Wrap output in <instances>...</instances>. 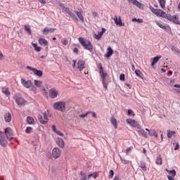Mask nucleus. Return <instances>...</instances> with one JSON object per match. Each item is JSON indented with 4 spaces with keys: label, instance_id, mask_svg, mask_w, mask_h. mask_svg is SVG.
Returning <instances> with one entry per match:
<instances>
[{
    "label": "nucleus",
    "instance_id": "1",
    "mask_svg": "<svg viewBox=\"0 0 180 180\" xmlns=\"http://www.w3.org/2000/svg\"><path fill=\"white\" fill-rule=\"evenodd\" d=\"M155 15H157V16H160L161 18H164L165 19H167V20L173 22V23H175L176 25H180L179 18L176 15H171L169 14H167L161 9L155 10Z\"/></svg>",
    "mask_w": 180,
    "mask_h": 180
},
{
    "label": "nucleus",
    "instance_id": "2",
    "mask_svg": "<svg viewBox=\"0 0 180 180\" xmlns=\"http://www.w3.org/2000/svg\"><path fill=\"white\" fill-rule=\"evenodd\" d=\"M81 46L84 47L86 50H88L90 52H92L94 50V46H92V43L89 41V40H85V39L82 37H79L78 39Z\"/></svg>",
    "mask_w": 180,
    "mask_h": 180
},
{
    "label": "nucleus",
    "instance_id": "3",
    "mask_svg": "<svg viewBox=\"0 0 180 180\" xmlns=\"http://www.w3.org/2000/svg\"><path fill=\"white\" fill-rule=\"evenodd\" d=\"M13 98L14 99L18 106L22 107L26 105V101H25V98H23V97H22V96L18 93L14 94Z\"/></svg>",
    "mask_w": 180,
    "mask_h": 180
},
{
    "label": "nucleus",
    "instance_id": "4",
    "mask_svg": "<svg viewBox=\"0 0 180 180\" xmlns=\"http://www.w3.org/2000/svg\"><path fill=\"white\" fill-rule=\"evenodd\" d=\"M65 101H58L53 103V108L60 112H65Z\"/></svg>",
    "mask_w": 180,
    "mask_h": 180
},
{
    "label": "nucleus",
    "instance_id": "5",
    "mask_svg": "<svg viewBox=\"0 0 180 180\" xmlns=\"http://www.w3.org/2000/svg\"><path fill=\"white\" fill-rule=\"evenodd\" d=\"M8 137L5 136V134L2 131H0V146L1 147H6L8 144Z\"/></svg>",
    "mask_w": 180,
    "mask_h": 180
},
{
    "label": "nucleus",
    "instance_id": "6",
    "mask_svg": "<svg viewBox=\"0 0 180 180\" xmlns=\"http://www.w3.org/2000/svg\"><path fill=\"white\" fill-rule=\"evenodd\" d=\"M126 122L128 123V124H130L133 127H136V129H141V125H140V124H139V122L134 120L127 119Z\"/></svg>",
    "mask_w": 180,
    "mask_h": 180
},
{
    "label": "nucleus",
    "instance_id": "7",
    "mask_svg": "<svg viewBox=\"0 0 180 180\" xmlns=\"http://www.w3.org/2000/svg\"><path fill=\"white\" fill-rule=\"evenodd\" d=\"M27 70H30V71H32V72L37 77H43V71L41 70H39L30 66H27Z\"/></svg>",
    "mask_w": 180,
    "mask_h": 180
},
{
    "label": "nucleus",
    "instance_id": "8",
    "mask_svg": "<svg viewBox=\"0 0 180 180\" xmlns=\"http://www.w3.org/2000/svg\"><path fill=\"white\" fill-rule=\"evenodd\" d=\"M5 135L7 137L8 141H11L12 139H13V132H12V129L11 128H6L5 129Z\"/></svg>",
    "mask_w": 180,
    "mask_h": 180
},
{
    "label": "nucleus",
    "instance_id": "9",
    "mask_svg": "<svg viewBox=\"0 0 180 180\" xmlns=\"http://www.w3.org/2000/svg\"><path fill=\"white\" fill-rule=\"evenodd\" d=\"M57 96H58V91H57V89L53 88L49 90V97L51 99H56Z\"/></svg>",
    "mask_w": 180,
    "mask_h": 180
},
{
    "label": "nucleus",
    "instance_id": "10",
    "mask_svg": "<svg viewBox=\"0 0 180 180\" xmlns=\"http://www.w3.org/2000/svg\"><path fill=\"white\" fill-rule=\"evenodd\" d=\"M52 155L53 158H58L60 155H61V150L58 149V148H54L52 150Z\"/></svg>",
    "mask_w": 180,
    "mask_h": 180
},
{
    "label": "nucleus",
    "instance_id": "11",
    "mask_svg": "<svg viewBox=\"0 0 180 180\" xmlns=\"http://www.w3.org/2000/svg\"><path fill=\"white\" fill-rule=\"evenodd\" d=\"M21 84L25 86V88H30L32 86V81H26L25 79H21Z\"/></svg>",
    "mask_w": 180,
    "mask_h": 180
},
{
    "label": "nucleus",
    "instance_id": "12",
    "mask_svg": "<svg viewBox=\"0 0 180 180\" xmlns=\"http://www.w3.org/2000/svg\"><path fill=\"white\" fill-rule=\"evenodd\" d=\"M56 30V28H49V27H45L42 33L43 34H49V33H54V31Z\"/></svg>",
    "mask_w": 180,
    "mask_h": 180
},
{
    "label": "nucleus",
    "instance_id": "13",
    "mask_svg": "<svg viewBox=\"0 0 180 180\" xmlns=\"http://www.w3.org/2000/svg\"><path fill=\"white\" fill-rule=\"evenodd\" d=\"M77 68L79 71H82L85 68V61L79 60L77 63Z\"/></svg>",
    "mask_w": 180,
    "mask_h": 180
},
{
    "label": "nucleus",
    "instance_id": "14",
    "mask_svg": "<svg viewBox=\"0 0 180 180\" xmlns=\"http://www.w3.org/2000/svg\"><path fill=\"white\" fill-rule=\"evenodd\" d=\"M4 119H5L6 122L9 123V122H11V120H12V115H11V112H6L4 114Z\"/></svg>",
    "mask_w": 180,
    "mask_h": 180
},
{
    "label": "nucleus",
    "instance_id": "15",
    "mask_svg": "<svg viewBox=\"0 0 180 180\" xmlns=\"http://www.w3.org/2000/svg\"><path fill=\"white\" fill-rule=\"evenodd\" d=\"M114 21L115 25L118 26H123V22H122V18L120 17L119 19H117V16L114 17Z\"/></svg>",
    "mask_w": 180,
    "mask_h": 180
},
{
    "label": "nucleus",
    "instance_id": "16",
    "mask_svg": "<svg viewBox=\"0 0 180 180\" xmlns=\"http://www.w3.org/2000/svg\"><path fill=\"white\" fill-rule=\"evenodd\" d=\"M39 43L41 46H43L44 47H46V46L49 44V42L47 41V40H46V39H44V38L39 39Z\"/></svg>",
    "mask_w": 180,
    "mask_h": 180
},
{
    "label": "nucleus",
    "instance_id": "17",
    "mask_svg": "<svg viewBox=\"0 0 180 180\" xmlns=\"http://www.w3.org/2000/svg\"><path fill=\"white\" fill-rule=\"evenodd\" d=\"M57 144L60 148H64V140L63 139L58 138Z\"/></svg>",
    "mask_w": 180,
    "mask_h": 180
},
{
    "label": "nucleus",
    "instance_id": "18",
    "mask_svg": "<svg viewBox=\"0 0 180 180\" xmlns=\"http://www.w3.org/2000/svg\"><path fill=\"white\" fill-rule=\"evenodd\" d=\"M1 92H3L6 96H9V95H11V91H9L8 87H3Z\"/></svg>",
    "mask_w": 180,
    "mask_h": 180
},
{
    "label": "nucleus",
    "instance_id": "19",
    "mask_svg": "<svg viewBox=\"0 0 180 180\" xmlns=\"http://www.w3.org/2000/svg\"><path fill=\"white\" fill-rule=\"evenodd\" d=\"M112 54H113V49H112L110 46H108V52L105 54V57H107V58H109V57H110Z\"/></svg>",
    "mask_w": 180,
    "mask_h": 180
},
{
    "label": "nucleus",
    "instance_id": "20",
    "mask_svg": "<svg viewBox=\"0 0 180 180\" xmlns=\"http://www.w3.org/2000/svg\"><path fill=\"white\" fill-rule=\"evenodd\" d=\"M138 133H140L141 136H143V137H145V139H147V137H148V134H147V132H145L144 129H141H141H139Z\"/></svg>",
    "mask_w": 180,
    "mask_h": 180
},
{
    "label": "nucleus",
    "instance_id": "21",
    "mask_svg": "<svg viewBox=\"0 0 180 180\" xmlns=\"http://www.w3.org/2000/svg\"><path fill=\"white\" fill-rule=\"evenodd\" d=\"M37 117H38L39 122L41 123V124H46V123L49 122V121H44V120H43V116L40 114H38Z\"/></svg>",
    "mask_w": 180,
    "mask_h": 180
},
{
    "label": "nucleus",
    "instance_id": "22",
    "mask_svg": "<svg viewBox=\"0 0 180 180\" xmlns=\"http://www.w3.org/2000/svg\"><path fill=\"white\" fill-rule=\"evenodd\" d=\"M75 13H76L77 16L80 19V20L84 22V15H82V13L79 11H75Z\"/></svg>",
    "mask_w": 180,
    "mask_h": 180
},
{
    "label": "nucleus",
    "instance_id": "23",
    "mask_svg": "<svg viewBox=\"0 0 180 180\" xmlns=\"http://www.w3.org/2000/svg\"><path fill=\"white\" fill-rule=\"evenodd\" d=\"M160 58H161V56H158L153 58V60L151 63V65L152 66L155 65V64H157V63H158V61L160 60Z\"/></svg>",
    "mask_w": 180,
    "mask_h": 180
},
{
    "label": "nucleus",
    "instance_id": "24",
    "mask_svg": "<svg viewBox=\"0 0 180 180\" xmlns=\"http://www.w3.org/2000/svg\"><path fill=\"white\" fill-rule=\"evenodd\" d=\"M149 136H154V137H155V139H157V137H158V134H157V132L155 131V129H150L149 133H148Z\"/></svg>",
    "mask_w": 180,
    "mask_h": 180
},
{
    "label": "nucleus",
    "instance_id": "25",
    "mask_svg": "<svg viewBox=\"0 0 180 180\" xmlns=\"http://www.w3.org/2000/svg\"><path fill=\"white\" fill-rule=\"evenodd\" d=\"M155 164H157V165H162V159L161 158V155L157 157Z\"/></svg>",
    "mask_w": 180,
    "mask_h": 180
},
{
    "label": "nucleus",
    "instance_id": "26",
    "mask_svg": "<svg viewBox=\"0 0 180 180\" xmlns=\"http://www.w3.org/2000/svg\"><path fill=\"white\" fill-rule=\"evenodd\" d=\"M27 122L28 124H33L34 123V119L32 117H27Z\"/></svg>",
    "mask_w": 180,
    "mask_h": 180
},
{
    "label": "nucleus",
    "instance_id": "27",
    "mask_svg": "<svg viewBox=\"0 0 180 180\" xmlns=\"http://www.w3.org/2000/svg\"><path fill=\"white\" fill-rule=\"evenodd\" d=\"M111 123H112V124H113L115 129H117V121L113 117L111 119Z\"/></svg>",
    "mask_w": 180,
    "mask_h": 180
},
{
    "label": "nucleus",
    "instance_id": "28",
    "mask_svg": "<svg viewBox=\"0 0 180 180\" xmlns=\"http://www.w3.org/2000/svg\"><path fill=\"white\" fill-rule=\"evenodd\" d=\"M158 2L160 4V6L162 8V9H165L166 1L165 0H158Z\"/></svg>",
    "mask_w": 180,
    "mask_h": 180
},
{
    "label": "nucleus",
    "instance_id": "29",
    "mask_svg": "<svg viewBox=\"0 0 180 180\" xmlns=\"http://www.w3.org/2000/svg\"><path fill=\"white\" fill-rule=\"evenodd\" d=\"M165 171L169 172V174H171L172 176H175L176 175V171H175V169L169 170L168 169H166Z\"/></svg>",
    "mask_w": 180,
    "mask_h": 180
},
{
    "label": "nucleus",
    "instance_id": "30",
    "mask_svg": "<svg viewBox=\"0 0 180 180\" xmlns=\"http://www.w3.org/2000/svg\"><path fill=\"white\" fill-rule=\"evenodd\" d=\"M25 30L27 32L28 34H32V30H30V25H25Z\"/></svg>",
    "mask_w": 180,
    "mask_h": 180
},
{
    "label": "nucleus",
    "instance_id": "31",
    "mask_svg": "<svg viewBox=\"0 0 180 180\" xmlns=\"http://www.w3.org/2000/svg\"><path fill=\"white\" fill-rule=\"evenodd\" d=\"M91 177L96 179V178H98V173L95 172L88 175V179H91Z\"/></svg>",
    "mask_w": 180,
    "mask_h": 180
},
{
    "label": "nucleus",
    "instance_id": "32",
    "mask_svg": "<svg viewBox=\"0 0 180 180\" xmlns=\"http://www.w3.org/2000/svg\"><path fill=\"white\" fill-rule=\"evenodd\" d=\"M103 35V32H98V34H95V39H96V40H99Z\"/></svg>",
    "mask_w": 180,
    "mask_h": 180
},
{
    "label": "nucleus",
    "instance_id": "33",
    "mask_svg": "<svg viewBox=\"0 0 180 180\" xmlns=\"http://www.w3.org/2000/svg\"><path fill=\"white\" fill-rule=\"evenodd\" d=\"M172 51H173L174 53H177V54H180L179 49L176 46H172Z\"/></svg>",
    "mask_w": 180,
    "mask_h": 180
},
{
    "label": "nucleus",
    "instance_id": "34",
    "mask_svg": "<svg viewBox=\"0 0 180 180\" xmlns=\"http://www.w3.org/2000/svg\"><path fill=\"white\" fill-rule=\"evenodd\" d=\"M174 134H175V131H169L167 130V137L168 139H171L172 137V136H174Z\"/></svg>",
    "mask_w": 180,
    "mask_h": 180
},
{
    "label": "nucleus",
    "instance_id": "35",
    "mask_svg": "<svg viewBox=\"0 0 180 180\" xmlns=\"http://www.w3.org/2000/svg\"><path fill=\"white\" fill-rule=\"evenodd\" d=\"M101 74V77L102 78V81H105V78L108 76V73L105 72H102Z\"/></svg>",
    "mask_w": 180,
    "mask_h": 180
},
{
    "label": "nucleus",
    "instance_id": "36",
    "mask_svg": "<svg viewBox=\"0 0 180 180\" xmlns=\"http://www.w3.org/2000/svg\"><path fill=\"white\" fill-rule=\"evenodd\" d=\"M135 74L136 75H137V77H139V78H142L143 79V74L141 73V71H140V70H135Z\"/></svg>",
    "mask_w": 180,
    "mask_h": 180
},
{
    "label": "nucleus",
    "instance_id": "37",
    "mask_svg": "<svg viewBox=\"0 0 180 180\" xmlns=\"http://www.w3.org/2000/svg\"><path fill=\"white\" fill-rule=\"evenodd\" d=\"M158 26H159V27H160L161 29H163L164 30H167V27L165 25H164V24H161L160 22H157Z\"/></svg>",
    "mask_w": 180,
    "mask_h": 180
},
{
    "label": "nucleus",
    "instance_id": "38",
    "mask_svg": "<svg viewBox=\"0 0 180 180\" xmlns=\"http://www.w3.org/2000/svg\"><path fill=\"white\" fill-rule=\"evenodd\" d=\"M132 22H137L138 23H143V19L141 18H133Z\"/></svg>",
    "mask_w": 180,
    "mask_h": 180
},
{
    "label": "nucleus",
    "instance_id": "39",
    "mask_svg": "<svg viewBox=\"0 0 180 180\" xmlns=\"http://www.w3.org/2000/svg\"><path fill=\"white\" fill-rule=\"evenodd\" d=\"M70 16V18H72V19H74V20H76V22H78V18H77V15H75L74 13H72Z\"/></svg>",
    "mask_w": 180,
    "mask_h": 180
},
{
    "label": "nucleus",
    "instance_id": "40",
    "mask_svg": "<svg viewBox=\"0 0 180 180\" xmlns=\"http://www.w3.org/2000/svg\"><path fill=\"white\" fill-rule=\"evenodd\" d=\"M70 16V18H72V19H74V20H76V22H78V18H77V15H75L74 13H72Z\"/></svg>",
    "mask_w": 180,
    "mask_h": 180
},
{
    "label": "nucleus",
    "instance_id": "41",
    "mask_svg": "<svg viewBox=\"0 0 180 180\" xmlns=\"http://www.w3.org/2000/svg\"><path fill=\"white\" fill-rule=\"evenodd\" d=\"M35 86H41V81L34 80Z\"/></svg>",
    "mask_w": 180,
    "mask_h": 180
},
{
    "label": "nucleus",
    "instance_id": "42",
    "mask_svg": "<svg viewBox=\"0 0 180 180\" xmlns=\"http://www.w3.org/2000/svg\"><path fill=\"white\" fill-rule=\"evenodd\" d=\"M61 43L63 44V46H67V44H68V40H67L65 38H63L61 40Z\"/></svg>",
    "mask_w": 180,
    "mask_h": 180
},
{
    "label": "nucleus",
    "instance_id": "43",
    "mask_svg": "<svg viewBox=\"0 0 180 180\" xmlns=\"http://www.w3.org/2000/svg\"><path fill=\"white\" fill-rule=\"evenodd\" d=\"M135 6H137V8H141V6H143V4H141V3L136 0V1H135Z\"/></svg>",
    "mask_w": 180,
    "mask_h": 180
},
{
    "label": "nucleus",
    "instance_id": "44",
    "mask_svg": "<svg viewBox=\"0 0 180 180\" xmlns=\"http://www.w3.org/2000/svg\"><path fill=\"white\" fill-rule=\"evenodd\" d=\"M32 130H33V128L28 127H27L25 131H26V133H27L29 134L32 133Z\"/></svg>",
    "mask_w": 180,
    "mask_h": 180
},
{
    "label": "nucleus",
    "instance_id": "45",
    "mask_svg": "<svg viewBox=\"0 0 180 180\" xmlns=\"http://www.w3.org/2000/svg\"><path fill=\"white\" fill-rule=\"evenodd\" d=\"M140 167L141 169H143V171H147V167H146V163H142Z\"/></svg>",
    "mask_w": 180,
    "mask_h": 180
},
{
    "label": "nucleus",
    "instance_id": "46",
    "mask_svg": "<svg viewBox=\"0 0 180 180\" xmlns=\"http://www.w3.org/2000/svg\"><path fill=\"white\" fill-rule=\"evenodd\" d=\"M131 115L132 116H135V114L134 112H133V110L131 109L128 110V115L131 116Z\"/></svg>",
    "mask_w": 180,
    "mask_h": 180
},
{
    "label": "nucleus",
    "instance_id": "47",
    "mask_svg": "<svg viewBox=\"0 0 180 180\" xmlns=\"http://www.w3.org/2000/svg\"><path fill=\"white\" fill-rule=\"evenodd\" d=\"M109 174V178H113V175H115V172H113V170H110Z\"/></svg>",
    "mask_w": 180,
    "mask_h": 180
},
{
    "label": "nucleus",
    "instance_id": "48",
    "mask_svg": "<svg viewBox=\"0 0 180 180\" xmlns=\"http://www.w3.org/2000/svg\"><path fill=\"white\" fill-rule=\"evenodd\" d=\"M90 112H87L84 114H81L79 115V117H86V116H88V115H89Z\"/></svg>",
    "mask_w": 180,
    "mask_h": 180
},
{
    "label": "nucleus",
    "instance_id": "49",
    "mask_svg": "<svg viewBox=\"0 0 180 180\" xmlns=\"http://www.w3.org/2000/svg\"><path fill=\"white\" fill-rule=\"evenodd\" d=\"M131 150H133L132 147H129L127 149H126V154H127V155H129V153H130V151H131Z\"/></svg>",
    "mask_w": 180,
    "mask_h": 180
},
{
    "label": "nucleus",
    "instance_id": "50",
    "mask_svg": "<svg viewBox=\"0 0 180 180\" xmlns=\"http://www.w3.org/2000/svg\"><path fill=\"white\" fill-rule=\"evenodd\" d=\"M103 84L105 89H108V83H106V80H103Z\"/></svg>",
    "mask_w": 180,
    "mask_h": 180
},
{
    "label": "nucleus",
    "instance_id": "51",
    "mask_svg": "<svg viewBox=\"0 0 180 180\" xmlns=\"http://www.w3.org/2000/svg\"><path fill=\"white\" fill-rule=\"evenodd\" d=\"M120 160L121 161H122V162H124V164H129V160H126V159H123V158L120 157Z\"/></svg>",
    "mask_w": 180,
    "mask_h": 180
},
{
    "label": "nucleus",
    "instance_id": "52",
    "mask_svg": "<svg viewBox=\"0 0 180 180\" xmlns=\"http://www.w3.org/2000/svg\"><path fill=\"white\" fill-rule=\"evenodd\" d=\"M37 143H39V139H36L35 140V142L34 141H32V146L34 147L36 146V145L37 144Z\"/></svg>",
    "mask_w": 180,
    "mask_h": 180
},
{
    "label": "nucleus",
    "instance_id": "53",
    "mask_svg": "<svg viewBox=\"0 0 180 180\" xmlns=\"http://www.w3.org/2000/svg\"><path fill=\"white\" fill-rule=\"evenodd\" d=\"M120 81H124V74H121L120 75Z\"/></svg>",
    "mask_w": 180,
    "mask_h": 180
},
{
    "label": "nucleus",
    "instance_id": "54",
    "mask_svg": "<svg viewBox=\"0 0 180 180\" xmlns=\"http://www.w3.org/2000/svg\"><path fill=\"white\" fill-rule=\"evenodd\" d=\"M99 70H100V74L103 72V67H102V64H99Z\"/></svg>",
    "mask_w": 180,
    "mask_h": 180
},
{
    "label": "nucleus",
    "instance_id": "55",
    "mask_svg": "<svg viewBox=\"0 0 180 180\" xmlns=\"http://www.w3.org/2000/svg\"><path fill=\"white\" fill-rule=\"evenodd\" d=\"M65 12L70 16V15L72 13L71 11H70V8H65Z\"/></svg>",
    "mask_w": 180,
    "mask_h": 180
},
{
    "label": "nucleus",
    "instance_id": "56",
    "mask_svg": "<svg viewBox=\"0 0 180 180\" xmlns=\"http://www.w3.org/2000/svg\"><path fill=\"white\" fill-rule=\"evenodd\" d=\"M137 0H128V2H129V4H132L133 5H136V1Z\"/></svg>",
    "mask_w": 180,
    "mask_h": 180
},
{
    "label": "nucleus",
    "instance_id": "57",
    "mask_svg": "<svg viewBox=\"0 0 180 180\" xmlns=\"http://www.w3.org/2000/svg\"><path fill=\"white\" fill-rule=\"evenodd\" d=\"M56 134H58V136H60L61 137H63V136H64V134L63 133H61V131H57Z\"/></svg>",
    "mask_w": 180,
    "mask_h": 180
},
{
    "label": "nucleus",
    "instance_id": "58",
    "mask_svg": "<svg viewBox=\"0 0 180 180\" xmlns=\"http://www.w3.org/2000/svg\"><path fill=\"white\" fill-rule=\"evenodd\" d=\"M35 51H41V47L40 46H37L35 49H34Z\"/></svg>",
    "mask_w": 180,
    "mask_h": 180
},
{
    "label": "nucleus",
    "instance_id": "59",
    "mask_svg": "<svg viewBox=\"0 0 180 180\" xmlns=\"http://www.w3.org/2000/svg\"><path fill=\"white\" fill-rule=\"evenodd\" d=\"M52 130L56 133L57 131V129L56 128V125H52Z\"/></svg>",
    "mask_w": 180,
    "mask_h": 180
},
{
    "label": "nucleus",
    "instance_id": "60",
    "mask_svg": "<svg viewBox=\"0 0 180 180\" xmlns=\"http://www.w3.org/2000/svg\"><path fill=\"white\" fill-rule=\"evenodd\" d=\"M73 53H75V54H78V49L77 48H75L73 49Z\"/></svg>",
    "mask_w": 180,
    "mask_h": 180
},
{
    "label": "nucleus",
    "instance_id": "61",
    "mask_svg": "<svg viewBox=\"0 0 180 180\" xmlns=\"http://www.w3.org/2000/svg\"><path fill=\"white\" fill-rule=\"evenodd\" d=\"M179 148V143H176L174 148L175 151H176V150H178Z\"/></svg>",
    "mask_w": 180,
    "mask_h": 180
},
{
    "label": "nucleus",
    "instance_id": "62",
    "mask_svg": "<svg viewBox=\"0 0 180 180\" xmlns=\"http://www.w3.org/2000/svg\"><path fill=\"white\" fill-rule=\"evenodd\" d=\"M92 114V117H96V113L95 112H90Z\"/></svg>",
    "mask_w": 180,
    "mask_h": 180
},
{
    "label": "nucleus",
    "instance_id": "63",
    "mask_svg": "<svg viewBox=\"0 0 180 180\" xmlns=\"http://www.w3.org/2000/svg\"><path fill=\"white\" fill-rule=\"evenodd\" d=\"M167 178L169 180H175L172 176H167Z\"/></svg>",
    "mask_w": 180,
    "mask_h": 180
},
{
    "label": "nucleus",
    "instance_id": "64",
    "mask_svg": "<svg viewBox=\"0 0 180 180\" xmlns=\"http://www.w3.org/2000/svg\"><path fill=\"white\" fill-rule=\"evenodd\" d=\"M39 2H40V4H43L44 5L46 4L45 0H39Z\"/></svg>",
    "mask_w": 180,
    "mask_h": 180
}]
</instances>
